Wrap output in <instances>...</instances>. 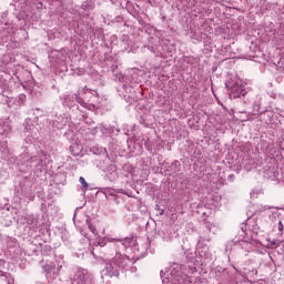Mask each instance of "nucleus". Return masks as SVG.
Instances as JSON below:
<instances>
[{
    "mask_svg": "<svg viewBox=\"0 0 284 284\" xmlns=\"http://www.w3.org/2000/svg\"><path fill=\"white\" fill-rule=\"evenodd\" d=\"M61 270H63L62 256L57 257L54 262L45 266V272L48 276H50V274H53V276H59L61 274Z\"/></svg>",
    "mask_w": 284,
    "mask_h": 284,
    "instance_id": "nucleus-2",
    "label": "nucleus"
},
{
    "mask_svg": "<svg viewBox=\"0 0 284 284\" xmlns=\"http://www.w3.org/2000/svg\"><path fill=\"white\" fill-rule=\"evenodd\" d=\"M271 245H273V247H278V245H281V242L273 241Z\"/></svg>",
    "mask_w": 284,
    "mask_h": 284,
    "instance_id": "nucleus-14",
    "label": "nucleus"
},
{
    "mask_svg": "<svg viewBox=\"0 0 284 284\" xmlns=\"http://www.w3.org/2000/svg\"><path fill=\"white\" fill-rule=\"evenodd\" d=\"M98 245H100V247H103L105 245V242H98Z\"/></svg>",
    "mask_w": 284,
    "mask_h": 284,
    "instance_id": "nucleus-15",
    "label": "nucleus"
},
{
    "mask_svg": "<svg viewBox=\"0 0 284 284\" xmlns=\"http://www.w3.org/2000/svg\"><path fill=\"white\" fill-rule=\"evenodd\" d=\"M77 103H80V105H83V98L75 95Z\"/></svg>",
    "mask_w": 284,
    "mask_h": 284,
    "instance_id": "nucleus-13",
    "label": "nucleus"
},
{
    "mask_svg": "<svg viewBox=\"0 0 284 284\" xmlns=\"http://www.w3.org/2000/svg\"><path fill=\"white\" fill-rule=\"evenodd\" d=\"M275 227H277L278 232H281V234H283V231H284L283 221L278 220L277 224H275Z\"/></svg>",
    "mask_w": 284,
    "mask_h": 284,
    "instance_id": "nucleus-11",
    "label": "nucleus"
},
{
    "mask_svg": "<svg viewBox=\"0 0 284 284\" xmlns=\"http://www.w3.org/2000/svg\"><path fill=\"white\" fill-rule=\"evenodd\" d=\"M247 91L243 88V84H239L236 82L233 87H231V99H239L240 97H245Z\"/></svg>",
    "mask_w": 284,
    "mask_h": 284,
    "instance_id": "nucleus-6",
    "label": "nucleus"
},
{
    "mask_svg": "<svg viewBox=\"0 0 284 284\" xmlns=\"http://www.w3.org/2000/svg\"><path fill=\"white\" fill-rule=\"evenodd\" d=\"M106 241L111 243L110 247L115 248V256L116 254H121V252H125V250H128V243H130V240L128 239L116 240V239L109 237Z\"/></svg>",
    "mask_w": 284,
    "mask_h": 284,
    "instance_id": "nucleus-4",
    "label": "nucleus"
},
{
    "mask_svg": "<svg viewBox=\"0 0 284 284\" xmlns=\"http://www.w3.org/2000/svg\"><path fill=\"white\" fill-rule=\"evenodd\" d=\"M73 281L77 282V284H92V275L88 272V270L78 268Z\"/></svg>",
    "mask_w": 284,
    "mask_h": 284,
    "instance_id": "nucleus-3",
    "label": "nucleus"
},
{
    "mask_svg": "<svg viewBox=\"0 0 284 284\" xmlns=\"http://www.w3.org/2000/svg\"><path fill=\"white\" fill-rule=\"evenodd\" d=\"M128 265H130V257L125 254L116 253V255L105 264L101 276L102 278L119 276V270H121V267H128Z\"/></svg>",
    "mask_w": 284,
    "mask_h": 284,
    "instance_id": "nucleus-1",
    "label": "nucleus"
},
{
    "mask_svg": "<svg viewBox=\"0 0 284 284\" xmlns=\"http://www.w3.org/2000/svg\"><path fill=\"white\" fill-rule=\"evenodd\" d=\"M0 284H10V278H8V275H0Z\"/></svg>",
    "mask_w": 284,
    "mask_h": 284,
    "instance_id": "nucleus-10",
    "label": "nucleus"
},
{
    "mask_svg": "<svg viewBox=\"0 0 284 284\" xmlns=\"http://www.w3.org/2000/svg\"><path fill=\"white\" fill-rule=\"evenodd\" d=\"M270 211H267V216L271 219L272 223H278L281 219H278V209H271L268 207Z\"/></svg>",
    "mask_w": 284,
    "mask_h": 284,
    "instance_id": "nucleus-7",
    "label": "nucleus"
},
{
    "mask_svg": "<svg viewBox=\"0 0 284 284\" xmlns=\"http://www.w3.org/2000/svg\"><path fill=\"white\" fill-rule=\"evenodd\" d=\"M79 181L83 187L82 191L85 192L88 190V182H85V178L80 176Z\"/></svg>",
    "mask_w": 284,
    "mask_h": 284,
    "instance_id": "nucleus-9",
    "label": "nucleus"
},
{
    "mask_svg": "<svg viewBox=\"0 0 284 284\" xmlns=\"http://www.w3.org/2000/svg\"><path fill=\"white\" fill-rule=\"evenodd\" d=\"M106 193L109 194V196H116V191L112 190V189H109L106 191Z\"/></svg>",
    "mask_w": 284,
    "mask_h": 284,
    "instance_id": "nucleus-12",
    "label": "nucleus"
},
{
    "mask_svg": "<svg viewBox=\"0 0 284 284\" xmlns=\"http://www.w3.org/2000/svg\"><path fill=\"white\" fill-rule=\"evenodd\" d=\"M171 276L174 284H182L185 281V275L181 272V265L176 264L171 271Z\"/></svg>",
    "mask_w": 284,
    "mask_h": 284,
    "instance_id": "nucleus-5",
    "label": "nucleus"
},
{
    "mask_svg": "<svg viewBox=\"0 0 284 284\" xmlns=\"http://www.w3.org/2000/svg\"><path fill=\"white\" fill-rule=\"evenodd\" d=\"M87 225L90 230V232H92V234H94V236L99 235V231H97V226L92 224V222H90V217L87 219Z\"/></svg>",
    "mask_w": 284,
    "mask_h": 284,
    "instance_id": "nucleus-8",
    "label": "nucleus"
}]
</instances>
